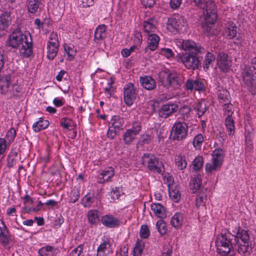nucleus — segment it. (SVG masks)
Segmentation results:
<instances>
[{
	"mask_svg": "<svg viewBox=\"0 0 256 256\" xmlns=\"http://www.w3.org/2000/svg\"><path fill=\"white\" fill-rule=\"evenodd\" d=\"M182 46L186 52L180 55V58L186 68L192 70L198 69L202 58L200 54L204 52V48L191 40H183Z\"/></svg>",
	"mask_w": 256,
	"mask_h": 256,
	"instance_id": "f257e3e1",
	"label": "nucleus"
},
{
	"mask_svg": "<svg viewBox=\"0 0 256 256\" xmlns=\"http://www.w3.org/2000/svg\"><path fill=\"white\" fill-rule=\"evenodd\" d=\"M6 45L14 49L19 48L20 54L25 58L30 57L32 53V39L30 34H24L19 29H16L8 36Z\"/></svg>",
	"mask_w": 256,
	"mask_h": 256,
	"instance_id": "f03ea898",
	"label": "nucleus"
},
{
	"mask_svg": "<svg viewBox=\"0 0 256 256\" xmlns=\"http://www.w3.org/2000/svg\"><path fill=\"white\" fill-rule=\"evenodd\" d=\"M234 234H232L227 230L222 231L221 235L218 236L216 240L217 252L221 256H231L234 254V241L232 240Z\"/></svg>",
	"mask_w": 256,
	"mask_h": 256,
	"instance_id": "7ed1b4c3",
	"label": "nucleus"
},
{
	"mask_svg": "<svg viewBox=\"0 0 256 256\" xmlns=\"http://www.w3.org/2000/svg\"><path fill=\"white\" fill-rule=\"evenodd\" d=\"M203 12L204 16L202 22V26L204 33L208 36L216 34L213 28L217 18L215 4L210 3L209 4H207V8Z\"/></svg>",
	"mask_w": 256,
	"mask_h": 256,
	"instance_id": "20e7f679",
	"label": "nucleus"
},
{
	"mask_svg": "<svg viewBox=\"0 0 256 256\" xmlns=\"http://www.w3.org/2000/svg\"><path fill=\"white\" fill-rule=\"evenodd\" d=\"M159 79L161 84L168 88L171 87L177 90L181 84L180 77L174 72L162 71L160 73Z\"/></svg>",
	"mask_w": 256,
	"mask_h": 256,
	"instance_id": "39448f33",
	"label": "nucleus"
},
{
	"mask_svg": "<svg viewBox=\"0 0 256 256\" xmlns=\"http://www.w3.org/2000/svg\"><path fill=\"white\" fill-rule=\"evenodd\" d=\"M142 158V164H146L147 168L150 170L158 174L162 172L161 166L164 167V166L154 155L151 154H144Z\"/></svg>",
	"mask_w": 256,
	"mask_h": 256,
	"instance_id": "423d86ee",
	"label": "nucleus"
},
{
	"mask_svg": "<svg viewBox=\"0 0 256 256\" xmlns=\"http://www.w3.org/2000/svg\"><path fill=\"white\" fill-rule=\"evenodd\" d=\"M188 131V126L186 124L178 122L173 125L170 136L174 140H182L187 136Z\"/></svg>",
	"mask_w": 256,
	"mask_h": 256,
	"instance_id": "0eeeda50",
	"label": "nucleus"
},
{
	"mask_svg": "<svg viewBox=\"0 0 256 256\" xmlns=\"http://www.w3.org/2000/svg\"><path fill=\"white\" fill-rule=\"evenodd\" d=\"M153 110L158 114V116L162 118H166L177 112L178 108V104L168 102L158 106V110L154 108L155 104L152 106Z\"/></svg>",
	"mask_w": 256,
	"mask_h": 256,
	"instance_id": "6e6552de",
	"label": "nucleus"
},
{
	"mask_svg": "<svg viewBox=\"0 0 256 256\" xmlns=\"http://www.w3.org/2000/svg\"><path fill=\"white\" fill-rule=\"evenodd\" d=\"M168 23V26H171L178 32H184L188 28L186 19L179 15L169 18Z\"/></svg>",
	"mask_w": 256,
	"mask_h": 256,
	"instance_id": "1a4fd4ad",
	"label": "nucleus"
},
{
	"mask_svg": "<svg viewBox=\"0 0 256 256\" xmlns=\"http://www.w3.org/2000/svg\"><path fill=\"white\" fill-rule=\"evenodd\" d=\"M254 70L252 66L246 65L241 72L243 82L249 90L252 86L256 84V73H254Z\"/></svg>",
	"mask_w": 256,
	"mask_h": 256,
	"instance_id": "9d476101",
	"label": "nucleus"
},
{
	"mask_svg": "<svg viewBox=\"0 0 256 256\" xmlns=\"http://www.w3.org/2000/svg\"><path fill=\"white\" fill-rule=\"evenodd\" d=\"M142 129L140 122H136L132 124L130 128L126 130L123 134V140L125 144L130 145L135 139L136 136L138 134Z\"/></svg>",
	"mask_w": 256,
	"mask_h": 256,
	"instance_id": "9b49d317",
	"label": "nucleus"
},
{
	"mask_svg": "<svg viewBox=\"0 0 256 256\" xmlns=\"http://www.w3.org/2000/svg\"><path fill=\"white\" fill-rule=\"evenodd\" d=\"M217 64L219 69L222 72H228L232 66V61L228 58L227 54L224 52H220L218 54L217 58Z\"/></svg>",
	"mask_w": 256,
	"mask_h": 256,
	"instance_id": "f8f14e48",
	"label": "nucleus"
},
{
	"mask_svg": "<svg viewBox=\"0 0 256 256\" xmlns=\"http://www.w3.org/2000/svg\"><path fill=\"white\" fill-rule=\"evenodd\" d=\"M136 94L134 85L132 83H128L124 88V103L128 106H131L136 100Z\"/></svg>",
	"mask_w": 256,
	"mask_h": 256,
	"instance_id": "ddd939ff",
	"label": "nucleus"
},
{
	"mask_svg": "<svg viewBox=\"0 0 256 256\" xmlns=\"http://www.w3.org/2000/svg\"><path fill=\"white\" fill-rule=\"evenodd\" d=\"M12 242V238L7 226L3 220L0 219V244L6 247Z\"/></svg>",
	"mask_w": 256,
	"mask_h": 256,
	"instance_id": "4468645a",
	"label": "nucleus"
},
{
	"mask_svg": "<svg viewBox=\"0 0 256 256\" xmlns=\"http://www.w3.org/2000/svg\"><path fill=\"white\" fill-rule=\"evenodd\" d=\"M100 221L104 226L109 228H117L119 226L120 224V222L119 219L110 214H106L102 216Z\"/></svg>",
	"mask_w": 256,
	"mask_h": 256,
	"instance_id": "2eb2a0df",
	"label": "nucleus"
},
{
	"mask_svg": "<svg viewBox=\"0 0 256 256\" xmlns=\"http://www.w3.org/2000/svg\"><path fill=\"white\" fill-rule=\"evenodd\" d=\"M11 22L10 13V12H2L0 14V36H2L1 32L4 30L10 25Z\"/></svg>",
	"mask_w": 256,
	"mask_h": 256,
	"instance_id": "dca6fc26",
	"label": "nucleus"
},
{
	"mask_svg": "<svg viewBox=\"0 0 256 256\" xmlns=\"http://www.w3.org/2000/svg\"><path fill=\"white\" fill-rule=\"evenodd\" d=\"M114 172L112 167H109L108 170H103L98 176V182L103 184L106 182H108L114 176Z\"/></svg>",
	"mask_w": 256,
	"mask_h": 256,
	"instance_id": "f3484780",
	"label": "nucleus"
},
{
	"mask_svg": "<svg viewBox=\"0 0 256 256\" xmlns=\"http://www.w3.org/2000/svg\"><path fill=\"white\" fill-rule=\"evenodd\" d=\"M234 242L235 244L240 242V239L242 243H249L250 234L248 230H246L240 228L237 230L236 234L234 235Z\"/></svg>",
	"mask_w": 256,
	"mask_h": 256,
	"instance_id": "a211bd4d",
	"label": "nucleus"
},
{
	"mask_svg": "<svg viewBox=\"0 0 256 256\" xmlns=\"http://www.w3.org/2000/svg\"><path fill=\"white\" fill-rule=\"evenodd\" d=\"M140 82L142 86L146 90H151L156 88V82L151 76H146L140 78Z\"/></svg>",
	"mask_w": 256,
	"mask_h": 256,
	"instance_id": "6ab92c4d",
	"label": "nucleus"
},
{
	"mask_svg": "<svg viewBox=\"0 0 256 256\" xmlns=\"http://www.w3.org/2000/svg\"><path fill=\"white\" fill-rule=\"evenodd\" d=\"M160 40L159 37L156 34H149L148 38V46L144 48L145 52H147L148 50L151 51L154 50L158 46Z\"/></svg>",
	"mask_w": 256,
	"mask_h": 256,
	"instance_id": "aec40b11",
	"label": "nucleus"
},
{
	"mask_svg": "<svg viewBox=\"0 0 256 256\" xmlns=\"http://www.w3.org/2000/svg\"><path fill=\"white\" fill-rule=\"evenodd\" d=\"M124 120L119 116H114L112 117L110 120L108 122L110 128H113L117 129L120 131L123 130Z\"/></svg>",
	"mask_w": 256,
	"mask_h": 256,
	"instance_id": "412c9836",
	"label": "nucleus"
},
{
	"mask_svg": "<svg viewBox=\"0 0 256 256\" xmlns=\"http://www.w3.org/2000/svg\"><path fill=\"white\" fill-rule=\"evenodd\" d=\"M202 176L200 174L194 175L191 178L190 182V188L192 193H195L199 190L202 186Z\"/></svg>",
	"mask_w": 256,
	"mask_h": 256,
	"instance_id": "4be33fe9",
	"label": "nucleus"
},
{
	"mask_svg": "<svg viewBox=\"0 0 256 256\" xmlns=\"http://www.w3.org/2000/svg\"><path fill=\"white\" fill-rule=\"evenodd\" d=\"M151 209L154 214L160 218L162 219L166 216L165 208L159 203H152Z\"/></svg>",
	"mask_w": 256,
	"mask_h": 256,
	"instance_id": "5701e85b",
	"label": "nucleus"
},
{
	"mask_svg": "<svg viewBox=\"0 0 256 256\" xmlns=\"http://www.w3.org/2000/svg\"><path fill=\"white\" fill-rule=\"evenodd\" d=\"M10 76L6 74L0 79V94H6L8 90L10 83Z\"/></svg>",
	"mask_w": 256,
	"mask_h": 256,
	"instance_id": "b1692460",
	"label": "nucleus"
},
{
	"mask_svg": "<svg viewBox=\"0 0 256 256\" xmlns=\"http://www.w3.org/2000/svg\"><path fill=\"white\" fill-rule=\"evenodd\" d=\"M208 109L206 103L204 99H201L198 103L196 104L194 110L197 112L198 118H200L203 116Z\"/></svg>",
	"mask_w": 256,
	"mask_h": 256,
	"instance_id": "393cba45",
	"label": "nucleus"
},
{
	"mask_svg": "<svg viewBox=\"0 0 256 256\" xmlns=\"http://www.w3.org/2000/svg\"><path fill=\"white\" fill-rule=\"evenodd\" d=\"M56 249L50 246H46L40 248L38 252L39 256H56Z\"/></svg>",
	"mask_w": 256,
	"mask_h": 256,
	"instance_id": "a878e982",
	"label": "nucleus"
},
{
	"mask_svg": "<svg viewBox=\"0 0 256 256\" xmlns=\"http://www.w3.org/2000/svg\"><path fill=\"white\" fill-rule=\"evenodd\" d=\"M215 59V56L211 52H208L206 54L202 66L204 71L206 72L210 66H212Z\"/></svg>",
	"mask_w": 256,
	"mask_h": 256,
	"instance_id": "bb28decb",
	"label": "nucleus"
},
{
	"mask_svg": "<svg viewBox=\"0 0 256 256\" xmlns=\"http://www.w3.org/2000/svg\"><path fill=\"white\" fill-rule=\"evenodd\" d=\"M49 124L48 120H44L42 118H40L38 121L33 124L32 128L34 132H38L46 128L48 126Z\"/></svg>",
	"mask_w": 256,
	"mask_h": 256,
	"instance_id": "cd10ccee",
	"label": "nucleus"
},
{
	"mask_svg": "<svg viewBox=\"0 0 256 256\" xmlns=\"http://www.w3.org/2000/svg\"><path fill=\"white\" fill-rule=\"evenodd\" d=\"M224 156V150L220 148H216L212 154V160L222 164Z\"/></svg>",
	"mask_w": 256,
	"mask_h": 256,
	"instance_id": "c85d7f7f",
	"label": "nucleus"
},
{
	"mask_svg": "<svg viewBox=\"0 0 256 256\" xmlns=\"http://www.w3.org/2000/svg\"><path fill=\"white\" fill-rule=\"evenodd\" d=\"M222 164L218 162L212 160L211 163H206V164L205 170L206 173L208 174H212L213 172L218 170Z\"/></svg>",
	"mask_w": 256,
	"mask_h": 256,
	"instance_id": "c756f323",
	"label": "nucleus"
},
{
	"mask_svg": "<svg viewBox=\"0 0 256 256\" xmlns=\"http://www.w3.org/2000/svg\"><path fill=\"white\" fill-rule=\"evenodd\" d=\"M183 220V214L181 212H177L172 217L170 223L172 226L178 228L182 224Z\"/></svg>",
	"mask_w": 256,
	"mask_h": 256,
	"instance_id": "7c9ffc66",
	"label": "nucleus"
},
{
	"mask_svg": "<svg viewBox=\"0 0 256 256\" xmlns=\"http://www.w3.org/2000/svg\"><path fill=\"white\" fill-rule=\"evenodd\" d=\"M106 27L105 25L98 26L95 30L94 39L102 40L106 36Z\"/></svg>",
	"mask_w": 256,
	"mask_h": 256,
	"instance_id": "2f4dec72",
	"label": "nucleus"
},
{
	"mask_svg": "<svg viewBox=\"0 0 256 256\" xmlns=\"http://www.w3.org/2000/svg\"><path fill=\"white\" fill-rule=\"evenodd\" d=\"M225 125L227 128L230 136H232L234 132V120L232 114H228L225 120Z\"/></svg>",
	"mask_w": 256,
	"mask_h": 256,
	"instance_id": "473e14b6",
	"label": "nucleus"
},
{
	"mask_svg": "<svg viewBox=\"0 0 256 256\" xmlns=\"http://www.w3.org/2000/svg\"><path fill=\"white\" fill-rule=\"evenodd\" d=\"M168 194L170 198L176 202L180 201L181 198V195L179 189L177 186H175L174 188L172 187L170 188L168 185Z\"/></svg>",
	"mask_w": 256,
	"mask_h": 256,
	"instance_id": "72a5a7b5",
	"label": "nucleus"
},
{
	"mask_svg": "<svg viewBox=\"0 0 256 256\" xmlns=\"http://www.w3.org/2000/svg\"><path fill=\"white\" fill-rule=\"evenodd\" d=\"M234 246H238L237 250L238 252L242 255H245L246 253H250L252 250V248L250 246L249 243H242L238 242V244L234 243Z\"/></svg>",
	"mask_w": 256,
	"mask_h": 256,
	"instance_id": "f704fd0d",
	"label": "nucleus"
},
{
	"mask_svg": "<svg viewBox=\"0 0 256 256\" xmlns=\"http://www.w3.org/2000/svg\"><path fill=\"white\" fill-rule=\"evenodd\" d=\"M40 2V0H28L27 5L28 10L30 14H34L39 8Z\"/></svg>",
	"mask_w": 256,
	"mask_h": 256,
	"instance_id": "c9c22d12",
	"label": "nucleus"
},
{
	"mask_svg": "<svg viewBox=\"0 0 256 256\" xmlns=\"http://www.w3.org/2000/svg\"><path fill=\"white\" fill-rule=\"evenodd\" d=\"M175 163L180 170L185 169L187 166L186 157L182 156H176L175 158Z\"/></svg>",
	"mask_w": 256,
	"mask_h": 256,
	"instance_id": "e433bc0d",
	"label": "nucleus"
},
{
	"mask_svg": "<svg viewBox=\"0 0 256 256\" xmlns=\"http://www.w3.org/2000/svg\"><path fill=\"white\" fill-rule=\"evenodd\" d=\"M226 32L227 34L228 38L230 39L233 38L236 36L237 34L236 26L232 22L229 24V25L226 28Z\"/></svg>",
	"mask_w": 256,
	"mask_h": 256,
	"instance_id": "4c0bfd02",
	"label": "nucleus"
},
{
	"mask_svg": "<svg viewBox=\"0 0 256 256\" xmlns=\"http://www.w3.org/2000/svg\"><path fill=\"white\" fill-rule=\"evenodd\" d=\"M98 211L97 210H90L88 212V218L92 224H96L99 222Z\"/></svg>",
	"mask_w": 256,
	"mask_h": 256,
	"instance_id": "58836bf2",
	"label": "nucleus"
},
{
	"mask_svg": "<svg viewBox=\"0 0 256 256\" xmlns=\"http://www.w3.org/2000/svg\"><path fill=\"white\" fill-rule=\"evenodd\" d=\"M204 160L202 156L196 157L192 162V168L196 171H199L203 166Z\"/></svg>",
	"mask_w": 256,
	"mask_h": 256,
	"instance_id": "ea45409f",
	"label": "nucleus"
},
{
	"mask_svg": "<svg viewBox=\"0 0 256 256\" xmlns=\"http://www.w3.org/2000/svg\"><path fill=\"white\" fill-rule=\"evenodd\" d=\"M156 228L161 235L166 232V224L162 219L158 220L156 224Z\"/></svg>",
	"mask_w": 256,
	"mask_h": 256,
	"instance_id": "a19ab883",
	"label": "nucleus"
},
{
	"mask_svg": "<svg viewBox=\"0 0 256 256\" xmlns=\"http://www.w3.org/2000/svg\"><path fill=\"white\" fill-rule=\"evenodd\" d=\"M47 58L50 60H52L58 53V48L55 46L52 47L47 46Z\"/></svg>",
	"mask_w": 256,
	"mask_h": 256,
	"instance_id": "79ce46f5",
	"label": "nucleus"
},
{
	"mask_svg": "<svg viewBox=\"0 0 256 256\" xmlns=\"http://www.w3.org/2000/svg\"><path fill=\"white\" fill-rule=\"evenodd\" d=\"M152 20L145 21L144 24V32L149 34L150 32H154L156 29L154 25L151 22Z\"/></svg>",
	"mask_w": 256,
	"mask_h": 256,
	"instance_id": "37998d69",
	"label": "nucleus"
},
{
	"mask_svg": "<svg viewBox=\"0 0 256 256\" xmlns=\"http://www.w3.org/2000/svg\"><path fill=\"white\" fill-rule=\"evenodd\" d=\"M64 48L68 56L70 57V60L74 58L76 52V50L74 46H70L65 45Z\"/></svg>",
	"mask_w": 256,
	"mask_h": 256,
	"instance_id": "c03bdc74",
	"label": "nucleus"
},
{
	"mask_svg": "<svg viewBox=\"0 0 256 256\" xmlns=\"http://www.w3.org/2000/svg\"><path fill=\"white\" fill-rule=\"evenodd\" d=\"M204 140V136L202 134H200L196 135L194 137L192 142L194 147L196 148L198 146H200Z\"/></svg>",
	"mask_w": 256,
	"mask_h": 256,
	"instance_id": "a18cd8bd",
	"label": "nucleus"
},
{
	"mask_svg": "<svg viewBox=\"0 0 256 256\" xmlns=\"http://www.w3.org/2000/svg\"><path fill=\"white\" fill-rule=\"evenodd\" d=\"M150 231L146 225H142L140 230V235L142 238H146L150 236Z\"/></svg>",
	"mask_w": 256,
	"mask_h": 256,
	"instance_id": "49530a36",
	"label": "nucleus"
},
{
	"mask_svg": "<svg viewBox=\"0 0 256 256\" xmlns=\"http://www.w3.org/2000/svg\"><path fill=\"white\" fill-rule=\"evenodd\" d=\"M142 251V246L139 242H137L133 250V256H141Z\"/></svg>",
	"mask_w": 256,
	"mask_h": 256,
	"instance_id": "de8ad7c7",
	"label": "nucleus"
},
{
	"mask_svg": "<svg viewBox=\"0 0 256 256\" xmlns=\"http://www.w3.org/2000/svg\"><path fill=\"white\" fill-rule=\"evenodd\" d=\"M80 193L78 188L74 189L72 191L70 195V201L72 203L76 202L79 198Z\"/></svg>",
	"mask_w": 256,
	"mask_h": 256,
	"instance_id": "09e8293b",
	"label": "nucleus"
},
{
	"mask_svg": "<svg viewBox=\"0 0 256 256\" xmlns=\"http://www.w3.org/2000/svg\"><path fill=\"white\" fill-rule=\"evenodd\" d=\"M206 195L204 194V193H200L196 197V206L198 208L200 207L201 206H202L204 202V200H206Z\"/></svg>",
	"mask_w": 256,
	"mask_h": 256,
	"instance_id": "8fccbe9b",
	"label": "nucleus"
},
{
	"mask_svg": "<svg viewBox=\"0 0 256 256\" xmlns=\"http://www.w3.org/2000/svg\"><path fill=\"white\" fill-rule=\"evenodd\" d=\"M92 202V198L90 196L88 195H86L81 200V204H82L84 207L90 206Z\"/></svg>",
	"mask_w": 256,
	"mask_h": 256,
	"instance_id": "3c124183",
	"label": "nucleus"
},
{
	"mask_svg": "<svg viewBox=\"0 0 256 256\" xmlns=\"http://www.w3.org/2000/svg\"><path fill=\"white\" fill-rule=\"evenodd\" d=\"M16 132L13 128H10L7 132L6 138L10 143L12 142L16 137Z\"/></svg>",
	"mask_w": 256,
	"mask_h": 256,
	"instance_id": "603ef678",
	"label": "nucleus"
},
{
	"mask_svg": "<svg viewBox=\"0 0 256 256\" xmlns=\"http://www.w3.org/2000/svg\"><path fill=\"white\" fill-rule=\"evenodd\" d=\"M194 89L199 92H204L205 90V86L202 82L196 80L194 82Z\"/></svg>",
	"mask_w": 256,
	"mask_h": 256,
	"instance_id": "864d4df0",
	"label": "nucleus"
},
{
	"mask_svg": "<svg viewBox=\"0 0 256 256\" xmlns=\"http://www.w3.org/2000/svg\"><path fill=\"white\" fill-rule=\"evenodd\" d=\"M120 132V131L117 129H111L109 128L107 132L106 136L108 138L112 140L116 135H119Z\"/></svg>",
	"mask_w": 256,
	"mask_h": 256,
	"instance_id": "5fc2aeb1",
	"label": "nucleus"
},
{
	"mask_svg": "<svg viewBox=\"0 0 256 256\" xmlns=\"http://www.w3.org/2000/svg\"><path fill=\"white\" fill-rule=\"evenodd\" d=\"M121 191L119 187H114L112 189L111 195L113 199H118L120 196Z\"/></svg>",
	"mask_w": 256,
	"mask_h": 256,
	"instance_id": "6e6d98bb",
	"label": "nucleus"
},
{
	"mask_svg": "<svg viewBox=\"0 0 256 256\" xmlns=\"http://www.w3.org/2000/svg\"><path fill=\"white\" fill-rule=\"evenodd\" d=\"M160 54L166 56L167 58H170L174 56V52L170 48H162Z\"/></svg>",
	"mask_w": 256,
	"mask_h": 256,
	"instance_id": "4d7b16f0",
	"label": "nucleus"
},
{
	"mask_svg": "<svg viewBox=\"0 0 256 256\" xmlns=\"http://www.w3.org/2000/svg\"><path fill=\"white\" fill-rule=\"evenodd\" d=\"M71 122L67 118H62L60 121V125L64 128H69L71 126Z\"/></svg>",
	"mask_w": 256,
	"mask_h": 256,
	"instance_id": "13d9d810",
	"label": "nucleus"
},
{
	"mask_svg": "<svg viewBox=\"0 0 256 256\" xmlns=\"http://www.w3.org/2000/svg\"><path fill=\"white\" fill-rule=\"evenodd\" d=\"M7 160L8 167L12 168L16 164V163L18 161V158L12 157L8 156Z\"/></svg>",
	"mask_w": 256,
	"mask_h": 256,
	"instance_id": "bf43d9fd",
	"label": "nucleus"
},
{
	"mask_svg": "<svg viewBox=\"0 0 256 256\" xmlns=\"http://www.w3.org/2000/svg\"><path fill=\"white\" fill-rule=\"evenodd\" d=\"M182 4V0H170V4L172 9H176L180 7Z\"/></svg>",
	"mask_w": 256,
	"mask_h": 256,
	"instance_id": "052dcab7",
	"label": "nucleus"
},
{
	"mask_svg": "<svg viewBox=\"0 0 256 256\" xmlns=\"http://www.w3.org/2000/svg\"><path fill=\"white\" fill-rule=\"evenodd\" d=\"M194 80L192 79H188L185 84L186 88L187 90H192L194 89Z\"/></svg>",
	"mask_w": 256,
	"mask_h": 256,
	"instance_id": "680f3d73",
	"label": "nucleus"
},
{
	"mask_svg": "<svg viewBox=\"0 0 256 256\" xmlns=\"http://www.w3.org/2000/svg\"><path fill=\"white\" fill-rule=\"evenodd\" d=\"M193 1L198 6L202 8H204L205 6L206 8L207 4H209L210 3H212V2H207L206 4H204V0H193Z\"/></svg>",
	"mask_w": 256,
	"mask_h": 256,
	"instance_id": "e2e57ef3",
	"label": "nucleus"
},
{
	"mask_svg": "<svg viewBox=\"0 0 256 256\" xmlns=\"http://www.w3.org/2000/svg\"><path fill=\"white\" fill-rule=\"evenodd\" d=\"M6 140L4 138H0V154H3L6 148Z\"/></svg>",
	"mask_w": 256,
	"mask_h": 256,
	"instance_id": "0e129e2a",
	"label": "nucleus"
},
{
	"mask_svg": "<svg viewBox=\"0 0 256 256\" xmlns=\"http://www.w3.org/2000/svg\"><path fill=\"white\" fill-rule=\"evenodd\" d=\"M141 2L146 7H152L155 4V0H141Z\"/></svg>",
	"mask_w": 256,
	"mask_h": 256,
	"instance_id": "69168bd1",
	"label": "nucleus"
},
{
	"mask_svg": "<svg viewBox=\"0 0 256 256\" xmlns=\"http://www.w3.org/2000/svg\"><path fill=\"white\" fill-rule=\"evenodd\" d=\"M152 140V136L149 134H145L142 136V142L143 144H148Z\"/></svg>",
	"mask_w": 256,
	"mask_h": 256,
	"instance_id": "338daca9",
	"label": "nucleus"
},
{
	"mask_svg": "<svg viewBox=\"0 0 256 256\" xmlns=\"http://www.w3.org/2000/svg\"><path fill=\"white\" fill-rule=\"evenodd\" d=\"M224 108L225 110L226 111L228 112L229 114H232L234 112V106L232 104L228 103L226 104L224 106Z\"/></svg>",
	"mask_w": 256,
	"mask_h": 256,
	"instance_id": "774afa93",
	"label": "nucleus"
}]
</instances>
